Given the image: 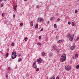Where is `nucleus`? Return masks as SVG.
<instances>
[{"instance_id":"f257e3e1","label":"nucleus","mask_w":79,"mask_h":79,"mask_svg":"<svg viewBox=\"0 0 79 79\" xmlns=\"http://www.w3.org/2000/svg\"><path fill=\"white\" fill-rule=\"evenodd\" d=\"M67 37L69 39L70 41H73V38L74 37V35L73 34H68Z\"/></svg>"},{"instance_id":"f03ea898","label":"nucleus","mask_w":79,"mask_h":79,"mask_svg":"<svg viewBox=\"0 0 79 79\" xmlns=\"http://www.w3.org/2000/svg\"><path fill=\"white\" fill-rule=\"evenodd\" d=\"M66 59V55L65 53H64L61 56L60 60L62 62H63Z\"/></svg>"},{"instance_id":"7ed1b4c3","label":"nucleus","mask_w":79,"mask_h":79,"mask_svg":"<svg viewBox=\"0 0 79 79\" xmlns=\"http://www.w3.org/2000/svg\"><path fill=\"white\" fill-rule=\"evenodd\" d=\"M12 58L14 59L16 57V52L15 51H14L12 53Z\"/></svg>"},{"instance_id":"20e7f679","label":"nucleus","mask_w":79,"mask_h":79,"mask_svg":"<svg viewBox=\"0 0 79 79\" xmlns=\"http://www.w3.org/2000/svg\"><path fill=\"white\" fill-rule=\"evenodd\" d=\"M36 64V61H35L33 63V65L32 66L34 68H35V69H37V66L35 64Z\"/></svg>"},{"instance_id":"39448f33","label":"nucleus","mask_w":79,"mask_h":79,"mask_svg":"<svg viewBox=\"0 0 79 79\" xmlns=\"http://www.w3.org/2000/svg\"><path fill=\"white\" fill-rule=\"evenodd\" d=\"M71 67L70 66H65V69L67 71H69L71 70Z\"/></svg>"},{"instance_id":"423d86ee","label":"nucleus","mask_w":79,"mask_h":79,"mask_svg":"<svg viewBox=\"0 0 79 79\" xmlns=\"http://www.w3.org/2000/svg\"><path fill=\"white\" fill-rule=\"evenodd\" d=\"M43 21V18L41 17H40L38 18L37 21L38 23H41Z\"/></svg>"},{"instance_id":"0eeeda50","label":"nucleus","mask_w":79,"mask_h":79,"mask_svg":"<svg viewBox=\"0 0 79 79\" xmlns=\"http://www.w3.org/2000/svg\"><path fill=\"white\" fill-rule=\"evenodd\" d=\"M42 60L41 58H39V59L37 60V62L38 63H41L42 62Z\"/></svg>"},{"instance_id":"6e6552de","label":"nucleus","mask_w":79,"mask_h":79,"mask_svg":"<svg viewBox=\"0 0 79 79\" xmlns=\"http://www.w3.org/2000/svg\"><path fill=\"white\" fill-rule=\"evenodd\" d=\"M79 56V55H78V54H76L75 55V56H74L73 57V58L74 59L76 58H77L78 57V56Z\"/></svg>"},{"instance_id":"1a4fd4ad","label":"nucleus","mask_w":79,"mask_h":79,"mask_svg":"<svg viewBox=\"0 0 79 79\" xmlns=\"http://www.w3.org/2000/svg\"><path fill=\"white\" fill-rule=\"evenodd\" d=\"M52 48L53 50H56V46H53Z\"/></svg>"},{"instance_id":"9d476101","label":"nucleus","mask_w":79,"mask_h":79,"mask_svg":"<svg viewBox=\"0 0 79 79\" xmlns=\"http://www.w3.org/2000/svg\"><path fill=\"white\" fill-rule=\"evenodd\" d=\"M33 23L34 22L32 21L30 22V24H31L32 26H34Z\"/></svg>"},{"instance_id":"9b49d317","label":"nucleus","mask_w":79,"mask_h":79,"mask_svg":"<svg viewBox=\"0 0 79 79\" xmlns=\"http://www.w3.org/2000/svg\"><path fill=\"white\" fill-rule=\"evenodd\" d=\"M74 48H74V46H72L70 48L71 50H74Z\"/></svg>"},{"instance_id":"f8f14e48","label":"nucleus","mask_w":79,"mask_h":79,"mask_svg":"<svg viewBox=\"0 0 79 79\" xmlns=\"http://www.w3.org/2000/svg\"><path fill=\"white\" fill-rule=\"evenodd\" d=\"M41 55L42 56H44V55H45V52H42V54H41Z\"/></svg>"},{"instance_id":"ddd939ff","label":"nucleus","mask_w":79,"mask_h":79,"mask_svg":"<svg viewBox=\"0 0 79 79\" xmlns=\"http://www.w3.org/2000/svg\"><path fill=\"white\" fill-rule=\"evenodd\" d=\"M54 28H57V25H56V24H54Z\"/></svg>"},{"instance_id":"4468645a","label":"nucleus","mask_w":79,"mask_h":79,"mask_svg":"<svg viewBox=\"0 0 79 79\" xmlns=\"http://www.w3.org/2000/svg\"><path fill=\"white\" fill-rule=\"evenodd\" d=\"M63 42V41L61 40H59L58 42L57 43H61Z\"/></svg>"},{"instance_id":"2eb2a0df","label":"nucleus","mask_w":79,"mask_h":79,"mask_svg":"<svg viewBox=\"0 0 79 79\" xmlns=\"http://www.w3.org/2000/svg\"><path fill=\"white\" fill-rule=\"evenodd\" d=\"M60 21V18H58L57 19V22H59Z\"/></svg>"},{"instance_id":"dca6fc26","label":"nucleus","mask_w":79,"mask_h":79,"mask_svg":"<svg viewBox=\"0 0 79 79\" xmlns=\"http://www.w3.org/2000/svg\"><path fill=\"white\" fill-rule=\"evenodd\" d=\"M24 40L25 41H27V37H26L24 39Z\"/></svg>"},{"instance_id":"f3484780","label":"nucleus","mask_w":79,"mask_h":79,"mask_svg":"<svg viewBox=\"0 0 79 79\" xmlns=\"http://www.w3.org/2000/svg\"><path fill=\"white\" fill-rule=\"evenodd\" d=\"M21 60H22L20 58L18 60V61L19 62H20V61H21Z\"/></svg>"},{"instance_id":"a211bd4d","label":"nucleus","mask_w":79,"mask_h":79,"mask_svg":"<svg viewBox=\"0 0 79 79\" xmlns=\"http://www.w3.org/2000/svg\"><path fill=\"white\" fill-rule=\"evenodd\" d=\"M76 68L77 69H79V65H78L76 66Z\"/></svg>"},{"instance_id":"6ab92c4d","label":"nucleus","mask_w":79,"mask_h":79,"mask_svg":"<svg viewBox=\"0 0 79 79\" xmlns=\"http://www.w3.org/2000/svg\"><path fill=\"white\" fill-rule=\"evenodd\" d=\"M38 24H37L35 26V28H38Z\"/></svg>"},{"instance_id":"aec40b11","label":"nucleus","mask_w":79,"mask_h":79,"mask_svg":"<svg viewBox=\"0 0 79 79\" xmlns=\"http://www.w3.org/2000/svg\"><path fill=\"white\" fill-rule=\"evenodd\" d=\"M72 25L73 26H74V22H72Z\"/></svg>"},{"instance_id":"412c9836","label":"nucleus","mask_w":79,"mask_h":79,"mask_svg":"<svg viewBox=\"0 0 79 79\" xmlns=\"http://www.w3.org/2000/svg\"><path fill=\"white\" fill-rule=\"evenodd\" d=\"M16 8H17V6L15 5V10H16Z\"/></svg>"},{"instance_id":"4be33fe9","label":"nucleus","mask_w":79,"mask_h":79,"mask_svg":"<svg viewBox=\"0 0 79 79\" xmlns=\"http://www.w3.org/2000/svg\"><path fill=\"white\" fill-rule=\"evenodd\" d=\"M11 45L12 46H14V45H15V43H14V42L12 43L11 44Z\"/></svg>"},{"instance_id":"5701e85b","label":"nucleus","mask_w":79,"mask_h":79,"mask_svg":"<svg viewBox=\"0 0 79 79\" xmlns=\"http://www.w3.org/2000/svg\"><path fill=\"white\" fill-rule=\"evenodd\" d=\"M39 71V68H37L36 69V71Z\"/></svg>"},{"instance_id":"b1692460","label":"nucleus","mask_w":79,"mask_h":79,"mask_svg":"<svg viewBox=\"0 0 79 79\" xmlns=\"http://www.w3.org/2000/svg\"><path fill=\"white\" fill-rule=\"evenodd\" d=\"M38 45H42V44L40 43H39L37 44Z\"/></svg>"},{"instance_id":"393cba45","label":"nucleus","mask_w":79,"mask_h":79,"mask_svg":"<svg viewBox=\"0 0 79 79\" xmlns=\"http://www.w3.org/2000/svg\"><path fill=\"white\" fill-rule=\"evenodd\" d=\"M79 37H78L77 39L76 40V41H77V40H79Z\"/></svg>"},{"instance_id":"a878e982","label":"nucleus","mask_w":79,"mask_h":79,"mask_svg":"<svg viewBox=\"0 0 79 79\" xmlns=\"http://www.w3.org/2000/svg\"><path fill=\"white\" fill-rule=\"evenodd\" d=\"M8 55H9L8 53H7V54H6V57H7V56H8Z\"/></svg>"},{"instance_id":"bb28decb","label":"nucleus","mask_w":79,"mask_h":79,"mask_svg":"<svg viewBox=\"0 0 79 79\" xmlns=\"http://www.w3.org/2000/svg\"><path fill=\"white\" fill-rule=\"evenodd\" d=\"M58 39H59V38L58 37V36H56V40H58Z\"/></svg>"},{"instance_id":"cd10ccee","label":"nucleus","mask_w":79,"mask_h":79,"mask_svg":"<svg viewBox=\"0 0 79 79\" xmlns=\"http://www.w3.org/2000/svg\"><path fill=\"white\" fill-rule=\"evenodd\" d=\"M18 56H21V54H20V53H19Z\"/></svg>"},{"instance_id":"c85d7f7f","label":"nucleus","mask_w":79,"mask_h":79,"mask_svg":"<svg viewBox=\"0 0 79 79\" xmlns=\"http://www.w3.org/2000/svg\"><path fill=\"white\" fill-rule=\"evenodd\" d=\"M52 53H51L49 54V56H52Z\"/></svg>"},{"instance_id":"c756f323","label":"nucleus","mask_w":79,"mask_h":79,"mask_svg":"<svg viewBox=\"0 0 79 79\" xmlns=\"http://www.w3.org/2000/svg\"><path fill=\"white\" fill-rule=\"evenodd\" d=\"M5 16V14L4 13H2V16Z\"/></svg>"},{"instance_id":"7c9ffc66","label":"nucleus","mask_w":79,"mask_h":79,"mask_svg":"<svg viewBox=\"0 0 79 79\" xmlns=\"http://www.w3.org/2000/svg\"><path fill=\"white\" fill-rule=\"evenodd\" d=\"M39 39H40L41 38H42V36H39Z\"/></svg>"},{"instance_id":"2f4dec72","label":"nucleus","mask_w":79,"mask_h":79,"mask_svg":"<svg viewBox=\"0 0 79 79\" xmlns=\"http://www.w3.org/2000/svg\"><path fill=\"white\" fill-rule=\"evenodd\" d=\"M23 25V23H20V26H22Z\"/></svg>"},{"instance_id":"473e14b6","label":"nucleus","mask_w":79,"mask_h":79,"mask_svg":"<svg viewBox=\"0 0 79 79\" xmlns=\"http://www.w3.org/2000/svg\"><path fill=\"white\" fill-rule=\"evenodd\" d=\"M11 69V68L10 67H9L8 69L7 70H10Z\"/></svg>"},{"instance_id":"72a5a7b5","label":"nucleus","mask_w":79,"mask_h":79,"mask_svg":"<svg viewBox=\"0 0 79 79\" xmlns=\"http://www.w3.org/2000/svg\"><path fill=\"white\" fill-rule=\"evenodd\" d=\"M53 19V17H52L51 18H50V20H52V19Z\"/></svg>"},{"instance_id":"f704fd0d","label":"nucleus","mask_w":79,"mask_h":79,"mask_svg":"<svg viewBox=\"0 0 79 79\" xmlns=\"http://www.w3.org/2000/svg\"><path fill=\"white\" fill-rule=\"evenodd\" d=\"M56 79H59V77L57 76V77H56Z\"/></svg>"},{"instance_id":"c9c22d12","label":"nucleus","mask_w":79,"mask_h":79,"mask_svg":"<svg viewBox=\"0 0 79 79\" xmlns=\"http://www.w3.org/2000/svg\"><path fill=\"white\" fill-rule=\"evenodd\" d=\"M36 8H39V5H37V6H36Z\"/></svg>"},{"instance_id":"e433bc0d","label":"nucleus","mask_w":79,"mask_h":79,"mask_svg":"<svg viewBox=\"0 0 79 79\" xmlns=\"http://www.w3.org/2000/svg\"><path fill=\"white\" fill-rule=\"evenodd\" d=\"M77 12V10H75V13H76Z\"/></svg>"},{"instance_id":"4c0bfd02","label":"nucleus","mask_w":79,"mask_h":79,"mask_svg":"<svg viewBox=\"0 0 79 79\" xmlns=\"http://www.w3.org/2000/svg\"><path fill=\"white\" fill-rule=\"evenodd\" d=\"M68 24H71V22H68Z\"/></svg>"},{"instance_id":"58836bf2","label":"nucleus","mask_w":79,"mask_h":79,"mask_svg":"<svg viewBox=\"0 0 79 79\" xmlns=\"http://www.w3.org/2000/svg\"><path fill=\"white\" fill-rule=\"evenodd\" d=\"M43 31V28H42L40 31V32H41V31Z\"/></svg>"},{"instance_id":"ea45409f","label":"nucleus","mask_w":79,"mask_h":79,"mask_svg":"<svg viewBox=\"0 0 79 79\" xmlns=\"http://www.w3.org/2000/svg\"><path fill=\"white\" fill-rule=\"evenodd\" d=\"M3 4H1V7H3Z\"/></svg>"},{"instance_id":"a19ab883","label":"nucleus","mask_w":79,"mask_h":79,"mask_svg":"<svg viewBox=\"0 0 79 79\" xmlns=\"http://www.w3.org/2000/svg\"><path fill=\"white\" fill-rule=\"evenodd\" d=\"M13 16L14 18H15V15H13Z\"/></svg>"},{"instance_id":"79ce46f5","label":"nucleus","mask_w":79,"mask_h":79,"mask_svg":"<svg viewBox=\"0 0 79 79\" xmlns=\"http://www.w3.org/2000/svg\"><path fill=\"white\" fill-rule=\"evenodd\" d=\"M24 1H25V2H27V0H24Z\"/></svg>"},{"instance_id":"37998d69","label":"nucleus","mask_w":79,"mask_h":79,"mask_svg":"<svg viewBox=\"0 0 79 79\" xmlns=\"http://www.w3.org/2000/svg\"><path fill=\"white\" fill-rule=\"evenodd\" d=\"M7 0H4V2H6V1Z\"/></svg>"},{"instance_id":"c03bdc74","label":"nucleus","mask_w":79,"mask_h":79,"mask_svg":"<svg viewBox=\"0 0 79 79\" xmlns=\"http://www.w3.org/2000/svg\"><path fill=\"white\" fill-rule=\"evenodd\" d=\"M2 0H0V2H2Z\"/></svg>"},{"instance_id":"a18cd8bd","label":"nucleus","mask_w":79,"mask_h":79,"mask_svg":"<svg viewBox=\"0 0 79 79\" xmlns=\"http://www.w3.org/2000/svg\"><path fill=\"white\" fill-rule=\"evenodd\" d=\"M48 23H49V21L48 22Z\"/></svg>"}]
</instances>
